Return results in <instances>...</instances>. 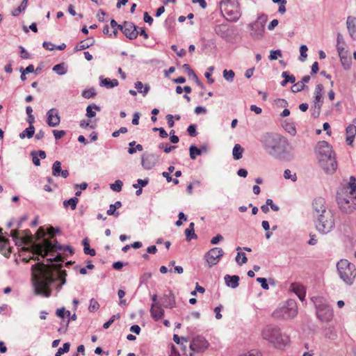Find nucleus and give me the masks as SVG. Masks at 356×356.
I'll list each match as a JSON object with an SVG mask.
<instances>
[{
  "label": "nucleus",
  "instance_id": "6e6552de",
  "mask_svg": "<svg viewBox=\"0 0 356 356\" xmlns=\"http://www.w3.org/2000/svg\"><path fill=\"white\" fill-rule=\"evenodd\" d=\"M267 16L261 15L258 17L257 19L250 24L251 29L250 35L254 39H261L264 33V26L267 21Z\"/></svg>",
  "mask_w": 356,
  "mask_h": 356
},
{
  "label": "nucleus",
  "instance_id": "39448f33",
  "mask_svg": "<svg viewBox=\"0 0 356 356\" xmlns=\"http://www.w3.org/2000/svg\"><path fill=\"white\" fill-rule=\"evenodd\" d=\"M264 143L270 154H276L284 151L286 139L279 135L267 134L264 137Z\"/></svg>",
  "mask_w": 356,
  "mask_h": 356
},
{
  "label": "nucleus",
  "instance_id": "09e8293b",
  "mask_svg": "<svg viewBox=\"0 0 356 356\" xmlns=\"http://www.w3.org/2000/svg\"><path fill=\"white\" fill-rule=\"evenodd\" d=\"M96 95L95 90L94 88H90L88 90H86L82 92V96L86 99H90Z\"/></svg>",
  "mask_w": 356,
  "mask_h": 356
},
{
  "label": "nucleus",
  "instance_id": "dca6fc26",
  "mask_svg": "<svg viewBox=\"0 0 356 356\" xmlns=\"http://www.w3.org/2000/svg\"><path fill=\"white\" fill-rule=\"evenodd\" d=\"M337 203L341 211L346 213H352L356 210V207L353 202H350L349 200L339 197Z\"/></svg>",
  "mask_w": 356,
  "mask_h": 356
},
{
  "label": "nucleus",
  "instance_id": "8fccbe9b",
  "mask_svg": "<svg viewBox=\"0 0 356 356\" xmlns=\"http://www.w3.org/2000/svg\"><path fill=\"white\" fill-rule=\"evenodd\" d=\"M234 75L235 74L233 70H225L223 71V76L227 81H232Z\"/></svg>",
  "mask_w": 356,
  "mask_h": 356
},
{
  "label": "nucleus",
  "instance_id": "13d9d810",
  "mask_svg": "<svg viewBox=\"0 0 356 356\" xmlns=\"http://www.w3.org/2000/svg\"><path fill=\"white\" fill-rule=\"evenodd\" d=\"M240 356H262V354L259 350L253 349Z\"/></svg>",
  "mask_w": 356,
  "mask_h": 356
},
{
  "label": "nucleus",
  "instance_id": "c85d7f7f",
  "mask_svg": "<svg viewBox=\"0 0 356 356\" xmlns=\"http://www.w3.org/2000/svg\"><path fill=\"white\" fill-rule=\"evenodd\" d=\"M33 234L29 229H25L23 231L22 236H21V241L22 243L24 245H31V246L33 244Z\"/></svg>",
  "mask_w": 356,
  "mask_h": 356
},
{
  "label": "nucleus",
  "instance_id": "052dcab7",
  "mask_svg": "<svg viewBox=\"0 0 356 356\" xmlns=\"http://www.w3.org/2000/svg\"><path fill=\"white\" fill-rule=\"evenodd\" d=\"M80 127L82 128L90 127L92 129H94L95 127V124L92 123L91 120H83L80 123Z\"/></svg>",
  "mask_w": 356,
  "mask_h": 356
},
{
  "label": "nucleus",
  "instance_id": "69168bd1",
  "mask_svg": "<svg viewBox=\"0 0 356 356\" xmlns=\"http://www.w3.org/2000/svg\"><path fill=\"white\" fill-rule=\"evenodd\" d=\"M120 24H118L114 19H112L111 21V26L112 29H113V33L114 35L115 36L118 33V29H120Z\"/></svg>",
  "mask_w": 356,
  "mask_h": 356
},
{
  "label": "nucleus",
  "instance_id": "e433bc0d",
  "mask_svg": "<svg viewBox=\"0 0 356 356\" xmlns=\"http://www.w3.org/2000/svg\"><path fill=\"white\" fill-rule=\"evenodd\" d=\"M284 80L281 82L282 86H285L288 82L294 83L296 81V78L293 75H289L287 72H283L282 74Z\"/></svg>",
  "mask_w": 356,
  "mask_h": 356
},
{
  "label": "nucleus",
  "instance_id": "473e14b6",
  "mask_svg": "<svg viewBox=\"0 0 356 356\" xmlns=\"http://www.w3.org/2000/svg\"><path fill=\"white\" fill-rule=\"evenodd\" d=\"M244 149L243 148L239 145L236 144L233 148L232 154L233 157L235 160H238L242 158L243 152Z\"/></svg>",
  "mask_w": 356,
  "mask_h": 356
},
{
  "label": "nucleus",
  "instance_id": "6ab92c4d",
  "mask_svg": "<svg viewBox=\"0 0 356 356\" xmlns=\"http://www.w3.org/2000/svg\"><path fill=\"white\" fill-rule=\"evenodd\" d=\"M150 314L155 321H159L163 316L164 310L161 307L160 303H152L150 309Z\"/></svg>",
  "mask_w": 356,
  "mask_h": 356
},
{
  "label": "nucleus",
  "instance_id": "79ce46f5",
  "mask_svg": "<svg viewBox=\"0 0 356 356\" xmlns=\"http://www.w3.org/2000/svg\"><path fill=\"white\" fill-rule=\"evenodd\" d=\"M53 71L59 75H63L66 73V70L63 63L54 65L53 67Z\"/></svg>",
  "mask_w": 356,
  "mask_h": 356
},
{
  "label": "nucleus",
  "instance_id": "ea45409f",
  "mask_svg": "<svg viewBox=\"0 0 356 356\" xmlns=\"http://www.w3.org/2000/svg\"><path fill=\"white\" fill-rule=\"evenodd\" d=\"M190 157L191 159L195 160L197 156L201 155V150L195 145H191L189 147Z\"/></svg>",
  "mask_w": 356,
  "mask_h": 356
},
{
  "label": "nucleus",
  "instance_id": "7c9ffc66",
  "mask_svg": "<svg viewBox=\"0 0 356 356\" xmlns=\"http://www.w3.org/2000/svg\"><path fill=\"white\" fill-rule=\"evenodd\" d=\"M135 88L137 89L138 92L142 93L144 97L148 93L150 89L149 85L147 84L144 86L141 81H136L135 83Z\"/></svg>",
  "mask_w": 356,
  "mask_h": 356
},
{
  "label": "nucleus",
  "instance_id": "393cba45",
  "mask_svg": "<svg viewBox=\"0 0 356 356\" xmlns=\"http://www.w3.org/2000/svg\"><path fill=\"white\" fill-rule=\"evenodd\" d=\"M95 43V39L93 38H88L86 40H81L79 44L74 47V51H79L86 49L92 46Z\"/></svg>",
  "mask_w": 356,
  "mask_h": 356
},
{
  "label": "nucleus",
  "instance_id": "a18cd8bd",
  "mask_svg": "<svg viewBox=\"0 0 356 356\" xmlns=\"http://www.w3.org/2000/svg\"><path fill=\"white\" fill-rule=\"evenodd\" d=\"M99 307V304L98 303V302L95 300L94 298H92L90 300V305H89V307H88V309L90 312H95L97 311Z\"/></svg>",
  "mask_w": 356,
  "mask_h": 356
},
{
  "label": "nucleus",
  "instance_id": "680f3d73",
  "mask_svg": "<svg viewBox=\"0 0 356 356\" xmlns=\"http://www.w3.org/2000/svg\"><path fill=\"white\" fill-rule=\"evenodd\" d=\"M308 49L306 45H301L300 47V56L302 57V58H301V60H305V59L307 58V55L306 54V52L307 51Z\"/></svg>",
  "mask_w": 356,
  "mask_h": 356
},
{
  "label": "nucleus",
  "instance_id": "2f4dec72",
  "mask_svg": "<svg viewBox=\"0 0 356 356\" xmlns=\"http://www.w3.org/2000/svg\"><path fill=\"white\" fill-rule=\"evenodd\" d=\"M345 44L343 42L341 44H337V49L340 57L341 61L343 63V60H347V51L345 50Z\"/></svg>",
  "mask_w": 356,
  "mask_h": 356
},
{
  "label": "nucleus",
  "instance_id": "3c124183",
  "mask_svg": "<svg viewBox=\"0 0 356 356\" xmlns=\"http://www.w3.org/2000/svg\"><path fill=\"white\" fill-rule=\"evenodd\" d=\"M282 51L280 50H279V49L274 50V51H270V56H269V59L271 60H276L279 57H282Z\"/></svg>",
  "mask_w": 356,
  "mask_h": 356
},
{
  "label": "nucleus",
  "instance_id": "bf43d9fd",
  "mask_svg": "<svg viewBox=\"0 0 356 356\" xmlns=\"http://www.w3.org/2000/svg\"><path fill=\"white\" fill-rule=\"evenodd\" d=\"M35 235L37 240L41 239L46 235L44 229L42 227H40Z\"/></svg>",
  "mask_w": 356,
  "mask_h": 356
},
{
  "label": "nucleus",
  "instance_id": "423d86ee",
  "mask_svg": "<svg viewBox=\"0 0 356 356\" xmlns=\"http://www.w3.org/2000/svg\"><path fill=\"white\" fill-rule=\"evenodd\" d=\"M315 219L316 229L320 233L327 234L335 226L334 215L331 211L318 215Z\"/></svg>",
  "mask_w": 356,
  "mask_h": 356
},
{
  "label": "nucleus",
  "instance_id": "f3484780",
  "mask_svg": "<svg viewBox=\"0 0 356 356\" xmlns=\"http://www.w3.org/2000/svg\"><path fill=\"white\" fill-rule=\"evenodd\" d=\"M317 316L324 321H328L333 316V312L331 307L327 305H322L317 307Z\"/></svg>",
  "mask_w": 356,
  "mask_h": 356
},
{
  "label": "nucleus",
  "instance_id": "49530a36",
  "mask_svg": "<svg viewBox=\"0 0 356 356\" xmlns=\"http://www.w3.org/2000/svg\"><path fill=\"white\" fill-rule=\"evenodd\" d=\"M284 177L286 179H291L293 181H296L297 180L296 174L294 173L292 175L291 170L289 169L284 170Z\"/></svg>",
  "mask_w": 356,
  "mask_h": 356
},
{
  "label": "nucleus",
  "instance_id": "6e6d98bb",
  "mask_svg": "<svg viewBox=\"0 0 356 356\" xmlns=\"http://www.w3.org/2000/svg\"><path fill=\"white\" fill-rule=\"evenodd\" d=\"M304 89H305V86H303V83H300V81L295 83L292 87V91L293 92H300Z\"/></svg>",
  "mask_w": 356,
  "mask_h": 356
},
{
  "label": "nucleus",
  "instance_id": "412c9836",
  "mask_svg": "<svg viewBox=\"0 0 356 356\" xmlns=\"http://www.w3.org/2000/svg\"><path fill=\"white\" fill-rule=\"evenodd\" d=\"M289 290L294 292L300 300H303L305 297L306 291L305 287L298 283H292Z\"/></svg>",
  "mask_w": 356,
  "mask_h": 356
},
{
  "label": "nucleus",
  "instance_id": "de8ad7c7",
  "mask_svg": "<svg viewBox=\"0 0 356 356\" xmlns=\"http://www.w3.org/2000/svg\"><path fill=\"white\" fill-rule=\"evenodd\" d=\"M92 108L96 109V110H99V107L97 106L96 105H93V106H88L86 108V115L88 117V118H93L96 115V113L95 111H92Z\"/></svg>",
  "mask_w": 356,
  "mask_h": 356
},
{
  "label": "nucleus",
  "instance_id": "ddd939ff",
  "mask_svg": "<svg viewBox=\"0 0 356 356\" xmlns=\"http://www.w3.org/2000/svg\"><path fill=\"white\" fill-rule=\"evenodd\" d=\"M280 312L282 314V318L285 319L294 318L298 314L296 303L293 300L288 301L287 306L282 307Z\"/></svg>",
  "mask_w": 356,
  "mask_h": 356
},
{
  "label": "nucleus",
  "instance_id": "5fc2aeb1",
  "mask_svg": "<svg viewBox=\"0 0 356 356\" xmlns=\"http://www.w3.org/2000/svg\"><path fill=\"white\" fill-rule=\"evenodd\" d=\"M56 315L60 318H64L65 315L70 316V311L65 310V308H60L57 309Z\"/></svg>",
  "mask_w": 356,
  "mask_h": 356
},
{
  "label": "nucleus",
  "instance_id": "603ef678",
  "mask_svg": "<svg viewBox=\"0 0 356 356\" xmlns=\"http://www.w3.org/2000/svg\"><path fill=\"white\" fill-rule=\"evenodd\" d=\"M120 318V314L113 315L111 318L103 325L104 329H108L116 318Z\"/></svg>",
  "mask_w": 356,
  "mask_h": 356
},
{
  "label": "nucleus",
  "instance_id": "37998d69",
  "mask_svg": "<svg viewBox=\"0 0 356 356\" xmlns=\"http://www.w3.org/2000/svg\"><path fill=\"white\" fill-rule=\"evenodd\" d=\"M348 187L350 188V193L352 195L356 191V179L355 177L351 176L350 177L349 182L348 184Z\"/></svg>",
  "mask_w": 356,
  "mask_h": 356
},
{
  "label": "nucleus",
  "instance_id": "0e129e2a",
  "mask_svg": "<svg viewBox=\"0 0 356 356\" xmlns=\"http://www.w3.org/2000/svg\"><path fill=\"white\" fill-rule=\"evenodd\" d=\"M257 281L261 284V287L264 289H268V284L267 283L266 279L264 277H258L257 278Z\"/></svg>",
  "mask_w": 356,
  "mask_h": 356
},
{
  "label": "nucleus",
  "instance_id": "c9c22d12",
  "mask_svg": "<svg viewBox=\"0 0 356 356\" xmlns=\"http://www.w3.org/2000/svg\"><path fill=\"white\" fill-rule=\"evenodd\" d=\"M27 3L28 0H23L20 6L12 11V15L14 17L18 16L22 11L25 10L27 7Z\"/></svg>",
  "mask_w": 356,
  "mask_h": 356
},
{
  "label": "nucleus",
  "instance_id": "774afa93",
  "mask_svg": "<svg viewBox=\"0 0 356 356\" xmlns=\"http://www.w3.org/2000/svg\"><path fill=\"white\" fill-rule=\"evenodd\" d=\"M20 49V56L23 59H27L30 58V54L27 52V51L22 46L19 47Z\"/></svg>",
  "mask_w": 356,
  "mask_h": 356
},
{
  "label": "nucleus",
  "instance_id": "2eb2a0df",
  "mask_svg": "<svg viewBox=\"0 0 356 356\" xmlns=\"http://www.w3.org/2000/svg\"><path fill=\"white\" fill-rule=\"evenodd\" d=\"M312 208L315 213L314 214V218L318 217V215L323 214V213H325L326 211H330L327 209L325 199L321 197H318L314 200L312 202Z\"/></svg>",
  "mask_w": 356,
  "mask_h": 356
},
{
  "label": "nucleus",
  "instance_id": "cd10ccee",
  "mask_svg": "<svg viewBox=\"0 0 356 356\" xmlns=\"http://www.w3.org/2000/svg\"><path fill=\"white\" fill-rule=\"evenodd\" d=\"M216 33L221 38H227L229 35V27L226 24H218L215 26Z\"/></svg>",
  "mask_w": 356,
  "mask_h": 356
},
{
  "label": "nucleus",
  "instance_id": "b1692460",
  "mask_svg": "<svg viewBox=\"0 0 356 356\" xmlns=\"http://www.w3.org/2000/svg\"><path fill=\"white\" fill-rule=\"evenodd\" d=\"M163 304L166 308H173L175 306V299L172 291L163 295L161 298Z\"/></svg>",
  "mask_w": 356,
  "mask_h": 356
},
{
  "label": "nucleus",
  "instance_id": "e2e57ef3",
  "mask_svg": "<svg viewBox=\"0 0 356 356\" xmlns=\"http://www.w3.org/2000/svg\"><path fill=\"white\" fill-rule=\"evenodd\" d=\"M187 131L191 136H195L197 135L196 127L195 124H191L187 129Z\"/></svg>",
  "mask_w": 356,
  "mask_h": 356
},
{
  "label": "nucleus",
  "instance_id": "7ed1b4c3",
  "mask_svg": "<svg viewBox=\"0 0 356 356\" xmlns=\"http://www.w3.org/2000/svg\"><path fill=\"white\" fill-rule=\"evenodd\" d=\"M339 277L348 285L353 284L356 277V267L347 259H340L337 264Z\"/></svg>",
  "mask_w": 356,
  "mask_h": 356
},
{
  "label": "nucleus",
  "instance_id": "bb28decb",
  "mask_svg": "<svg viewBox=\"0 0 356 356\" xmlns=\"http://www.w3.org/2000/svg\"><path fill=\"white\" fill-rule=\"evenodd\" d=\"M346 143L348 145H351L356 135V127L354 124L348 125L346 128Z\"/></svg>",
  "mask_w": 356,
  "mask_h": 356
},
{
  "label": "nucleus",
  "instance_id": "f257e3e1",
  "mask_svg": "<svg viewBox=\"0 0 356 356\" xmlns=\"http://www.w3.org/2000/svg\"><path fill=\"white\" fill-rule=\"evenodd\" d=\"M62 264H44L38 262L31 266L32 280L35 293L44 297L51 296L50 286L57 280L61 281V284L57 286L60 290L62 285L66 282L67 273L65 270H60Z\"/></svg>",
  "mask_w": 356,
  "mask_h": 356
},
{
  "label": "nucleus",
  "instance_id": "72a5a7b5",
  "mask_svg": "<svg viewBox=\"0 0 356 356\" xmlns=\"http://www.w3.org/2000/svg\"><path fill=\"white\" fill-rule=\"evenodd\" d=\"M35 133V128L32 124H30V126L25 129L20 134L19 137L21 138H24L26 136L28 138H31L33 137Z\"/></svg>",
  "mask_w": 356,
  "mask_h": 356
},
{
  "label": "nucleus",
  "instance_id": "aec40b11",
  "mask_svg": "<svg viewBox=\"0 0 356 356\" xmlns=\"http://www.w3.org/2000/svg\"><path fill=\"white\" fill-rule=\"evenodd\" d=\"M52 175L54 177L61 176L63 178H67L69 176V172L67 170H62L61 163L56 161L52 165Z\"/></svg>",
  "mask_w": 356,
  "mask_h": 356
},
{
  "label": "nucleus",
  "instance_id": "c03bdc74",
  "mask_svg": "<svg viewBox=\"0 0 356 356\" xmlns=\"http://www.w3.org/2000/svg\"><path fill=\"white\" fill-rule=\"evenodd\" d=\"M122 181L120 180H116L113 184H111V188L116 192H120L122 190Z\"/></svg>",
  "mask_w": 356,
  "mask_h": 356
},
{
  "label": "nucleus",
  "instance_id": "a19ab883",
  "mask_svg": "<svg viewBox=\"0 0 356 356\" xmlns=\"http://www.w3.org/2000/svg\"><path fill=\"white\" fill-rule=\"evenodd\" d=\"M247 261H248V259L244 252H238L236 257V261L238 265L241 266V265L245 264L247 262Z\"/></svg>",
  "mask_w": 356,
  "mask_h": 356
},
{
  "label": "nucleus",
  "instance_id": "c756f323",
  "mask_svg": "<svg viewBox=\"0 0 356 356\" xmlns=\"http://www.w3.org/2000/svg\"><path fill=\"white\" fill-rule=\"evenodd\" d=\"M118 84H119V82L117 79H110L109 78L102 79L101 80V83H100V85L102 86H105L107 88H111L115 87V86H118Z\"/></svg>",
  "mask_w": 356,
  "mask_h": 356
},
{
  "label": "nucleus",
  "instance_id": "338daca9",
  "mask_svg": "<svg viewBox=\"0 0 356 356\" xmlns=\"http://www.w3.org/2000/svg\"><path fill=\"white\" fill-rule=\"evenodd\" d=\"M53 134L56 139H60L65 135V131L63 130H54Z\"/></svg>",
  "mask_w": 356,
  "mask_h": 356
},
{
  "label": "nucleus",
  "instance_id": "4be33fe9",
  "mask_svg": "<svg viewBox=\"0 0 356 356\" xmlns=\"http://www.w3.org/2000/svg\"><path fill=\"white\" fill-rule=\"evenodd\" d=\"M323 93V86L322 84H318L315 88V107H317L319 111L322 106V98Z\"/></svg>",
  "mask_w": 356,
  "mask_h": 356
},
{
  "label": "nucleus",
  "instance_id": "864d4df0",
  "mask_svg": "<svg viewBox=\"0 0 356 356\" xmlns=\"http://www.w3.org/2000/svg\"><path fill=\"white\" fill-rule=\"evenodd\" d=\"M185 234L188 240L191 238H197V235L195 234V230L187 228L185 230Z\"/></svg>",
  "mask_w": 356,
  "mask_h": 356
},
{
  "label": "nucleus",
  "instance_id": "1a4fd4ad",
  "mask_svg": "<svg viewBox=\"0 0 356 356\" xmlns=\"http://www.w3.org/2000/svg\"><path fill=\"white\" fill-rule=\"evenodd\" d=\"M223 254L224 252L221 248H213L206 253L204 259L207 261L209 267L211 268L218 263Z\"/></svg>",
  "mask_w": 356,
  "mask_h": 356
},
{
  "label": "nucleus",
  "instance_id": "a878e982",
  "mask_svg": "<svg viewBox=\"0 0 356 356\" xmlns=\"http://www.w3.org/2000/svg\"><path fill=\"white\" fill-rule=\"evenodd\" d=\"M225 284L227 286L236 289L238 286L239 277L238 275H226L224 277Z\"/></svg>",
  "mask_w": 356,
  "mask_h": 356
},
{
  "label": "nucleus",
  "instance_id": "0eeeda50",
  "mask_svg": "<svg viewBox=\"0 0 356 356\" xmlns=\"http://www.w3.org/2000/svg\"><path fill=\"white\" fill-rule=\"evenodd\" d=\"M261 336L264 340L274 344L276 347L280 348L285 344L280 330L276 326L267 325L262 330Z\"/></svg>",
  "mask_w": 356,
  "mask_h": 356
},
{
  "label": "nucleus",
  "instance_id": "4c0bfd02",
  "mask_svg": "<svg viewBox=\"0 0 356 356\" xmlns=\"http://www.w3.org/2000/svg\"><path fill=\"white\" fill-rule=\"evenodd\" d=\"M78 202L79 199L77 197H72L68 200H65L63 202V206L66 208L70 207L72 210H74Z\"/></svg>",
  "mask_w": 356,
  "mask_h": 356
},
{
  "label": "nucleus",
  "instance_id": "9b49d317",
  "mask_svg": "<svg viewBox=\"0 0 356 356\" xmlns=\"http://www.w3.org/2000/svg\"><path fill=\"white\" fill-rule=\"evenodd\" d=\"M319 164L327 174H333L337 168V163L334 154L324 159H321Z\"/></svg>",
  "mask_w": 356,
  "mask_h": 356
},
{
  "label": "nucleus",
  "instance_id": "5701e85b",
  "mask_svg": "<svg viewBox=\"0 0 356 356\" xmlns=\"http://www.w3.org/2000/svg\"><path fill=\"white\" fill-rule=\"evenodd\" d=\"M346 24L350 38L356 41V18L348 17Z\"/></svg>",
  "mask_w": 356,
  "mask_h": 356
},
{
  "label": "nucleus",
  "instance_id": "4468645a",
  "mask_svg": "<svg viewBox=\"0 0 356 356\" xmlns=\"http://www.w3.org/2000/svg\"><path fill=\"white\" fill-rule=\"evenodd\" d=\"M119 26L126 37L130 40L135 39L138 35L136 26L131 22H124L122 26Z\"/></svg>",
  "mask_w": 356,
  "mask_h": 356
},
{
  "label": "nucleus",
  "instance_id": "f704fd0d",
  "mask_svg": "<svg viewBox=\"0 0 356 356\" xmlns=\"http://www.w3.org/2000/svg\"><path fill=\"white\" fill-rule=\"evenodd\" d=\"M154 159L153 155L147 156L142 159L143 166L147 170L151 169L154 165V161L151 162V160Z\"/></svg>",
  "mask_w": 356,
  "mask_h": 356
},
{
  "label": "nucleus",
  "instance_id": "a211bd4d",
  "mask_svg": "<svg viewBox=\"0 0 356 356\" xmlns=\"http://www.w3.org/2000/svg\"><path fill=\"white\" fill-rule=\"evenodd\" d=\"M47 123L49 127H55L60 124V118L56 108L50 109L47 113Z\"/></svg>",
  "mask_w": 356,
  "mask_h": 356
},
{
  "label": "nucleus",
  "instance_id": "f03ea898",
  "mask_svg": "<svg viewBox=\"0 0 356 356\" xmlns=\"http://www.w3.org/2000/svg\"><path fill=\"white\" fill-rule=\"evenodd\" d=\"M56 230L54 227H50L47 230V234L50 236L47 238H43L39 243H34L31 246L27 248H22V252H31L33 254H37L44 257L49 253L54 252L58 250H67L71 254H73V250L70 246H63L58 243L57 241L54 238Z\"/></svg>",
  "mask_w": 356,
  "mask_h": 356
},
{
  "label": "nucleus",
  "instance_id": "58836bf2",
  "mask_svg": "<svg viewBox=\"0 0 356 356\" xmlns=\"http://www.w3.org/2000/svg\"><path fill=\"white\" fill-rule=\"evenodd\" d=\"M83 246H84L83 251H84V253L86 254H89L90 256H95V255L96 252H95V249L90 248L89 243H88V240L86 238H85L83 241Z\"/></svg>",
  "mask_w": 356,
  "mask_h": 356
},
{
  "label": "nucleus",
  "instance_id": "f8f14e48",
  "mask_svg": "<svg viewBox=\"0 0 356 356\" xmlns=\"http://www.w3.org/2000/svg\"><path fill=\"white\" fill-rule=\"evenodd\" d=\"M209 346L207 341L202 337L197 336L193 339L190 343V348L195 353L204 352Z\"/></svg>",
  "mask_w": 356,
  "mask_h": 356
},
{
  "label": "nucleus",
  "instance_id": "20e7f679",
  "mask_svg": "<svg viewBox=\"0 0 356 356\" xmlns=\"http://www.w3.org/2000/svg\"><path fill=\"white\" fill-rule=\"evenodd\" d=\"M222 13L227 20L236 22L241 15L240 5L237 1L223 0L220 1Z\"/></svg>",
  "mask_w": 356,
  "mask_h": 356
},
{
  "label": "nucleus",
  "instance_id": "4d7b16f0",
  "mask_svg": "<svg viewBox=\"0 0 356 356\" xmlns=\"http://www.w3.org/2000/svg\"><path fill=\"white\" fill-rule=\"evenodd\" d=\"M106 213L108 216H114L115 217H118L120 215L119 212L117 211V209L112 204L109 206Z\"/></svg>",
  "mask_w": 356,
  "mask_h": 356
},
{
  "label": "nucleus",
  "instance_id": "9d476101",
  "mask_svg": "<svg viewBox=\"0 0 356 356\" xmlns=\"http://www.w3.org/2000/svg\"><path fill=\"white\" fill-rule=\"evenodd\" d=\"M316 151L318 162L321 161V159H324L334 154L329 143L324 140L318 143Z\"/></svg>",
  "mask_w": 356,
  "mask_h": 356
}]
</instances>
